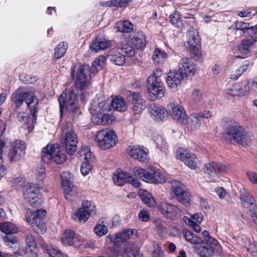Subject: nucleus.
<instances>
[{"label":"nucleus","instance_id":"obj_1","mask_svg":"<svg viewBox=\"0 0 257 257\" xmlns=\"http://www.w3.org/2000/svg\"><path fill=\"white\" fill-rule=\"evenodd\" d=\"M110 102L100 98L93 101L89 108L92 121L97 125L111 124L115 120Z\"/></svg>","mask_w":257,"mask_h":257},{"label":"nucleus","instance_id":"obj_2","mask_svg":"<svg viewBox=\"0 0 257 257\" xmlns=\"http://www.w3.org/2000/svg\"><path fill=\"white\" fill-rule=\"evenodd\" d=\"M163 72L161 69H155L147 80V90L152 101L162 98L165 93Z\"/></svg>","mask_w":257,"mask_h":257},{"label":"nucleus","instance_id":"obj_3","mask_svg":"<svg viewBox=\"0 0 257 257\" xmlns=\"http://www.w3.org/2000/svg\"><path fill=\"white\" fill-rule=\"evenodd\" d=\"M91 73L90 67L85 64L79 66L77 70H72L71 74L75 82V88L74 89L78 90L81 96V100L85 102L87 95L84 90L87 88L89 83V74Z\"/></svg>","mask_w":257,"mask_h":257},{"label":"nucleus","instance_id":"obj_4","mask_svg":"<svg viewBox=\"0 0 257 257\" xmlns=\"http://www.w3.org/2000/svg\"><path fill=\"white\" fill-rule=\"evenodd\" d=\"M12 100L17 108L21 106L24 102L30 110H33V106H38V100L35 96V89L31 87H21L16 89L11 97Z\"/></svg>","mask_w":257,"mask_h":257},{"label":"nucleus","instance_id":"obj_5","mask_svg":"<svg viewBox=\"0 0 257 257\" xmlns=\"http://www.w3.org/2000/svg\"><path fill=\"white\" fill-rule=\"evenodd\" d=\"M77 95H79L81 97V95L77 89L71 90L68 93L65 91L61 93L58 99L61 116H62L63 111L64 109L72 112L76 115L81 113V111L77 105Z\"/></svg>","mask_w":257,"mask_h":257},{"label":"nucleus","instance_id":"obj_6","mask_svg":"<svg viewBox=\"0 0 257 257\" xmlns=\"http://www.w3.org/2000/svg\"><path fill=\"white\" fill-rule=\"evenodd\" d=\"M135 175L142 181L151 184H162L165 182L166 178L159 169L151 167L147 170L136 167L134 169Z\"/></svg>","mask_w":257,"mask_h":257},{"label":"nucleus","instance_id":"obj_7","mask_svg":"<svg viewBox=\"0 0 257 257\" xmlns=\"http://www.w3.org/2000/svg\"><path fill=\"white\" fill-rule=\"evenodd\" d=\"M46 214V211L43 209H38L33 212L30 210H27L25 220L33 228L35 232L43 234L46 231V226L43 221Z\"/></svg>","mask_w":257,"mask_h":257},{"label":"nucleus","instance_id":"obj_8","mask_svg":"<svg viewBox=\"0 0 257 257\" xmlns=\"http://www.w3.org/2000/svg\"><path fill=\"white\" fill-rule=\"evenodd\" d=\"M95 141L101 150H105L114 147L118 142V138L113 130L103 129L97 132Z\"/></svg>","mask_w":257,"mask_h":257},{"label":"nucleus","instance_id":"obj_9","mask_svg":"<svg viewBox=\"0 0 257 257\" xmlns=\"http://www.w3.org/2000/svg\"><path fill=\"white\" fill-rule=\"evenodd\" d=\"M42 159L47 163L52 161L57 164H62L66 161L67 156L61 151L59 144H48L42 150Z\"/></svg>","mask_w":257,"mask_h":257},{"label":"nucleus","instance_id":"obj_10","mask_svg":"<svg viewBox=\"0 0 257 257\" xmlns=\"http://www.w3.org/2000/svg\"><path fill=\"white\" fill-rule=\"evenodd\" d=\"M170 190L179 202L186 206L190 205L191 194L182 182L176 180H172L171 182Z\"/></svg>","mask_w":257,"mask_h":257},{"label":"nucleus","instance_id":"obj_11","mask_svg":"<svg viewBox=\"0 0 257 257\" xmlns=\"http://www.w3.org/2000/svg\"><path fill=\"white\" fill-rule=\"evenodd\" d=\"M226 134L235 142L243 146L248 145L250 143V137L240 125H234L228 127Z\"/></svg>","mask_w":257,"mask_h":257},{"label":"nucleus","instance_id":"obj_12","mask_svg":"<svg viewBox=\"0 0 257 257\" xmlns=\"http://www.w3.org/2000/svg\"><path fill=\"white\" fill-rule=\"evenodd\" d=\"M187 47L192 57L198 59L201 55L198 32L196 30H190L187 34Z\"/></svg>","mask_w":257,"mask_h":257},{"label":"nucleus","instance_id":"obj_13","mask_svg":"<svg viewBox=\"0 0 257 257\" xmlns=\"http://www.w3.org/2000/svg\"><path fill=\"white\" fill-rule=\"evenodd\" d=\"M85 240L81 236L76 234L71 229L65 230L62 234L61 242L65 247L72 246L78 248L83 245Z\"/></svg>","mask_w":257,"mask_h":257},{"label":"nucleus","instance_id":"obj_14","mask_svg":"<svg viewBox=\"0 0 257 257\" xmlns=\"http://www.w3.org/2000/svg\"><path fill=\"white\" fill-rule=\"evenodd\" d=\"M112 257H141V253L137 246L132 242L127 243L124 248L113 247L110 250Z\"/></svg>","mask_w":257,"mask_h":257},{"label":"nucleus","instance_id":"obj_15","mask_svg":"<svg viewBox=\"0 0 257 257\" xmlns=\"http://www.w3.org/2000/svg\"><path fill=\"white\" fill-rule=\"evenodd\" d=\"M168 113L177 122L186 124L188 122V117L184 107L181 105L172 102L167 106Z\"/></svg>","mask_w":257,"mask_h":257},{"label":"nucleus","instance_id":"obj_16","mask_svg":"<svg viewBox=\"0 0 257 257\" xmlns=\"http://www.w3.org/2000/svg\"><path fill=\"white\" fill-rule=\"evenodd\" d=\"M158 209L163 216L171 220L177 219L181 216V210L177 205L162 202L158 205Z\"/></svg>","mask_w":257,"mask_h":257},{"label":"nucleus","instance_id":"obj_17","mask_svg":"<svg viewBox=\"0 0 257 257\" xmlns=\"http://www.w3.org/2000/svg\"><path fill=\"white\" fill-rule=\"evenodd\" d=\"M64 144L68 154L72 155L75 152L78 143L76 134L68 127L63 131Z\"/></svg>","mask_w":257,"mask_h":257},{"label":"nucleus","instance_id":"obj_18","mask_svg":"<svg viewBox=\"0 0 257 257\" xmlns=\"http://www.w3.org/2000/svg\"><path fill=\"white\" fill-rule=\"evenodd\" d=\"M26 146L23 141L16 140L10 149L8 157L11 162H17L22 159L25 155Z\"/></svg>","mask_w":257,"mask_h":257},{"label":"nucleus","instance_id":"obj_19","mask_svg":"<svg viewBox=\"0 0 257 257\" xmlns=\"http://www.w3.org/2000/svg\"><path fill=\"white\" fill-rule=\"evenodd\" d=\"M40 187L34 184L27 183L25 185L23 195L25 200L31 206L37 207L38 204Z\"/></svg>","mask_w":257,"mask_h":257},{"label":"nucleus","instance_id":"obj_20","mask_svg":"<svg viewBox=\"0 0 257 257\" xmlns=\"http://www.w3.org/2000/svg\"><path fill=\"white\" fill-rule=\"evenodd\" d=\"M128 101L132 106V112L134 114H139L146 108V101L138 92H130L127 96Z\"/></svg>","mask_w":257,"mask_h":257},{"label":"nucleus","instance_id":"obj_21","mask_svg":"<svg viewBox=\"0 0 257 257\" xmlns=\"http://www.w3.org/2000/svg\"><path fill=\"white\" fill-rule=\"evenodd\" d=\"M204 170L206 174L213 177L210 179L211 182H215L217 178L215 176L219 173H225L227 170V166L221 163L212 162L205 164Z\"/></svg>","mask_w":257,"mask_h":257},{"label":"nucleus","instance_id":"obj_22","mask_svg":"<svg viewBox=\"0 0 257 257\" xmlns=\"http://www.w3.org/2000/svg\"><path fill=\"white\" fill-rule=\"evenodd\" d=\"M32 109V111L30 110L32 114L30 115L25 112H20L17 115L19 121L23 123L29 132L33 130L34 124L36 123L38 106H33Z\"/></svg>","mask_w":257,"mask_h":257},{"label":"nucleus","instance_id":"obj_23","mask_svg":"<svg viewBox=\"0 0 257 257\" xmlns=\"http://www.w3.org/2000/svg\"><path fill=\"white\" fill-rule=\"evenodd\" d=\"M240 198L242 206L250 212L257 210V204L251 194L244 187L240 189Z\"/></svg>","mask_w":257,"mask_h":257},{"label":"nucleus","instance_id":"obj_24","mask_svg":"<svg viewBox=\"0 0 257 257\" xmlns=\"http://www.w3.org/2000/svg\"><path fill=\"white\" fill-rule=\"evenodd\" d=\"M148 111L152 119L156 121H163L167 118V110L159 104H151Z\"/></svg>","mask_w":257,"mask_h":257},{"label":"nucleus","instance_id":"obj_25","mask_svg":"<svg viewBox=\"0 0 257 257\" xmlns=\"http://www.w3.org/2000/svg\"><path fill=\"white\" fill-rule=\"evenodd\" d=\"M132 234V230L125 229L124 231L116 233L114 235L110 234L107 235L105 237V241L107 243L113 242L114 246L116 247L130 239Z\"/></svg>","mask_w":257,"mask_h":257},{"label":"nucleus","instance_id":"obj_26","mask_svg":"<svg viewBox=\"0 0 257 257\" xmlns=\"http://www.w3.org/2000/svg\"><path fill=\"white\" fill-rule=\"evenodd\" d=\"M178 157L191 169H195L197 166L196 156L187 150L180 149L177 152Z\"/></svg>","mask_w":257,"mask_h":257},{"label":"nucleus","instance_id":"obj_27","mask_svg":"<svg viewBox=\"0 0 257 257\" xmlns=\"http://www.w3.org/2000/svg\"><path fill=\"white\" fill-rule=\"evenodd\" d=\"M178 70L184 77L193 76L196 71L195 65L188 58H182L178 65Z\"/></svg>","mask_w":257,"mask_h":257},{"label":"nucleus","instance_id":"obj_28","mask_svg":"<svg viewBox=\"0 0 257 257\" xmlns=\"http://www.w3.org/2000/svg\"><path fill=\"white\" fill-rule=\"evenodd\" d=\"M127 151L128 154L135 160L140 162H145L147 159L148 150L143 146H129Z\"/></svg>","mask_w":257,"mask_h":257},{"label":"nucleus","instance_id":"obj_29","mask_svg":"<svg viewBox=\"0 0 257 257\" xmlns=\"http://www.w3.org/2000/svg\"><path fill=\"white\" fill-rule=\"evenodd\" d=\"M235 27L237 30L241 31L245 37H253L257 34V25L253 26L250 23L237 21L235 23Z\"/></svg>","mask_w":257,"mask_h":257},{"label":"nucleus","instance_id":"obj_30","mask_svg":"<svg viewBox=\"0 0 257 257\" xmlns=\"http://www.w3.org/2000/svg\"><path fill=\"white\" fill-rule=\"evenodd\" d=\"M256 40L250 39H243L241 43L237 45L236 49L235 54L238 57L244 58L247 56L252 48L254 42Z\"/></svg>","mask_w":257,"mask_h":257},{"label":"nucleus","instance_id":"obj_31","mask_svg":"<svg viewBox=\"0 0 257 257\" xmlns=\"http://www.w3.org/2000/svg\"><path fill=\"white\" fill-rule=\"evenodd\" d=\"M113 41L105 38L97 37L91 43L89 48L91 51L97 53L113 46Z\"/></svg>","mask_w":257,"mask_h":257},{"label":"nucleus","instance_id":"obj_32","mask_svg":"<svg viewBox=\"0 0 257 257\" xmlns=\"http://www.w3.org/2000/svg\"><path fill=\"white\" fill-rule=\"evenodd\" d=\"M184 77L177 70L170 71L167 75L166 82L170 88H175L179 85Z\"/></svg>","mask_w":257,"mask_h":257},{"label":"nucleus","instance_id":"obj_33","mask_svg":"<svg viewBox=\"0 0 257 257\" xmlns=\"http://www.w3.org/2000/svg\"><path fill=\"white\" fill-rule=\"evenodd\" d=\"M27 247L25 253L29 257H37V246L34 236L30 233L27 235L26 238Z\"/></svg>","mask_w":257,"mask_h":257},{"label":"nucleus","instance_id":"obj_34","mask_svg":"<svg viewBox=\"0 0 257 257\" xmlns=\"http://www.w3.org/2000/svg\"><path fill=\"white\" fill-rule=\"evenodd\" d=\"M132 44L137 49H143L146 44L145 36L143 34H137L136 35H131L129 37Z\"/></svg>","mask_w":257,"mask_h":257},{"label":"nucleus","instance_id":"obj_35","mask_svg":"<svg viewBox=\"0 0 257 257\" xmlns=\"http://www.w3.org/2000/svg\"><path fill=\"white\" fill-rule=\"evenodd\" d=\"M139 195L141 199L149 207H154L156 206V201L152 195L144 189H140Z\"/></svg>","mask_w":257,"mask_h":257},{"label":"nucleus","instance_id":"obj_36","mask_svg":"<svg viewBox=\"0 0 257 257\" xmlns=\"http://www.w3.org/2000/svg\"><path fill=\"white\" fill-rule=\"evenodd\" d=\"M111 107L118 111L123 112L127 109V105L122 97L117 96L112 99Z\"/></svg>","mask_w":257,"mask_h":257},{"label":"nucleus","instance_id":"obj_37","mask_svg":"<svg viewBox=\"0 0 257 257\" xmlns=\"http://www.w3.org/2000/svg\"><path fill=\"white\" fill-rule=\"evenodd\" d=\"M107 57L112 62L117 65L121 66L123 65L125 61V58L120 54V52H119V51L116 52L114 49H112L109 51Z\"/></svg>","mask_w":257,"mask_h":257},{"label":"nucleus","instance_id":"obj_38","mask_svg":"<svg viewBox=\"0 0 257 257\" xmlns=\"http://www.w3.org/2000/svg\"><path fill=\"white\" fill-rule=\"evenodd\" d=\"M167 57V53L159 48L155 49L152 55L153 62L156 65L164 64Z\"/></svg>","mask_w":257,"mask_h":257},{"label":"nucleus","instance_id":"obj_39","mask_svg":"<svg viewBox=\"0 0 257 257\" xmlns=\"http://www.w3.org/2000/svg\"><path fill=\"white\" fill-rule=\"evenodd\" d=\"M115 28L117 31L121 33H128L133 31L134 27L129 21H119L115 24Z\"/></svg>","mask_w":257,"mask_h":257},{"label":"nucleus","instance_id":"obj_40","mask_svg":"<svg viewBox=\"0 0 257 257\" xmlns=\"http://www.w3.org/2000/svg\"><path fill=\"white\" fill-rule=\"evenodd\" d=\"M129 175L128 173L117 170L113 175V182L117 186H122L127 182Z\"/></svg>","mask_w":257,"mask_h":257},{"label":"nucleus","instance_id":"obj_41","mask_svg":"<svg viewBox=\"0 0 257 257\" xmlns=\"http://www.w3.org/2000/svg\"><path fill=\"white\" fill-rule=\"evenodd\" d=\"M0 230L6 234H15L19 231L17 226L10 222L0 223Z\"/></svg>","mask_w":257,"mask_h":257},{"label":"nucleus","instance_id":"obj_42","mask_svg":"<svg viewBox=\"0 0 257 257\" xmlns=\"http://www.w3.org/2000/svg\"><path fill=\"white\" fill-rule=\"evenodd\" d=\"M117 51H119V52H120V54L124 58L126 56L132 57L135 54V49L127 43H122L120 46L118 47Z\"/></svg>","mask_w":257,"mask_h":257},{"label":"nucleus","instance_id":"obj_43","mask_svg":"<svg viewBox=\"0 0 257 257\" xmlns=\"http://www.w3.org/2000/svg\"><path fill=\"white\" fill-rule=\"evenodd\" d=\"M106 61V57L103 55H100L97 57L92 64L90 69L92 74H95L102 68Z\"/></svg>","mask_w":257,"mask_h":257},{"label":"nucleus","instance_id":"obj_44","mask_svg":"<svg viewBox=\"0 0 257 257\" xmlns=\"http://www.w3.org/2000/svg\"><path fill=\"white\" fill-rule=\"evenodd\" d=\"M201 121L198 115L194 114L191 115L190 118L188 117V122L186 124L187 126L192 131L198 130L201 125Z\"/></svg>","mask_w":257,"mask_h":257},{"label":"nucleus","instance_id":"obj_45","mask_svg":"<svg viewBox=\"0 0 257 257\" xmlns=\"http://www.w3.org/2000/svg\"><path fill=\"white\" fill-rule=\"evenodd\" d=\"M183 233L186 240L191 244H200L202 242L201 238L196 236L188 230H184Z\"/></svg>","mask_w":257,"mask_h":257},{"label":"nucleus","instance_id":"obj_46","mask_svg":"<svg viewBox=\"0 0 257 257\" xmlns=\"http://www.w3.org/2000/svg\"><path fill=\"white\" fill-rule=\"evenodd\" d=\"M243 246L251 255L257 256V243L249 239H246Z\"/></svg>","mask_w":257,"mask_h":257},{"label":"nucleus","instance_id":"obj_47","mask_svg":"<svg viewBox=\"0 0 257 257\" xmlns=\"http://www.w3.org/2000/svg\"><path fill=\"white\" fill-rule=\"evenodd\" d=\"M68 49V44L65 42L59 43L55 49L54 56L56 59H60L62 57Z\"/></svg>","mask_w":257,"mask_h":257},{"label":"nucleus","instance_id":"obj_48","mask_svg":"<svg viewBox=\"0 0 257 257\" xmlns=\"http://www.w3.org/2000/svg\"><path fill=\"white\" fill-rule=\"evenodd\" d=\"M45 178V168L42 166L38 167L36 170V182L37 186L40 188L42 186Z\"/></svg>","mask_w":257,"mask_h":257},{"label":"nucleus","instance_id":"obj_49","mask_svg":"<svg viewBox=\"0 0 257 257\" xmlns=\"http://www.w3.org/2000/svg\"><path fill=\"white\" fill-rule=\"evenodd\" d=\"M90 215L86 213L82 207H80L77 211L73 214V218L74 220H78L80 222H86Z\"/></svg>","mask_w":257,"mask_h":257},{"label":"nucleus","instance_id":"obj_50","mask_svg":"<svg viewBox=\"0 0 257 257\" xmlns=\"http://www.w3.org/2000/svg\"><path fill=\"white\" fill-rule=\"evenodd\" d=\"M132 2V0H111L106 2H103L101 4L102 6L107 7L116 6L119 7H125Z\"/></svg>","mask_w":257,"mask_h":257},{"label":"nucleus","instance_id":"obj_51","mask_svg":"<svg viewBox=\"0 0 257 257\" xmlns=\"http://www.w3.org/2000/svg\"><path fill=\"white\" fill-rule=\"evenodd\" d=\"M44 249L51 257H67L60 250L54 248L51 245H46L44 246Z\"/></svg>","mask_w":257,"mask_h":257},{"label":"nucleus","instance_id":"obj_52","mask_svg":"<svg viewBox=\"0 0 257 257\" xmlns=\"http://www.w3.org/2000/svg\"><path fill=\"white\" fill-rule=\"evenodd\" d=\"M206 96H203L200 90L196 89L194 90L191 94V99L194 103H205Z\"/></svg>","mask_w":257,"mask_h":257},{"label":"nucleus","instance_id":"obj_53","mask_svg":"<svg viewBox=\"0 0 257 257\" xmlns=\"http://www.w3.org/2000/svg\"><path fill=\"white\" fill-rule=\"evenodd\" d=\"M170 22L175 27L179 28H182L184 24L181 20L180 15L178 13H174L170 16Z\"/></svg>","mask_w":257,"mask_h":257},{"label":"nucleus","instance_id":"obj_54","mask_svg":"<svg viewBox=\"0 0 257 257\" xmlns=\"http://www.w3.org/2000/svg\"><path fill=\"white\" fill-rule=\"evenodd\" d=\"M238 85V88L239 91L240 96H242L247 94L251 90V88L249 85L248 80H245L240 82L237 83Z\"/></svg>","mask_w":257,"mask_h":257},{"label":"nucleus","instance_id":"obj_55","mask_svg":"<svg viewBox=\"0 0 257 257\" xmlns=\"http://www.w3.org/2000/svg\"><path fill=\"white\" fill-rule=\"evenodd\" d=\"M94 231L97 236H102L107 233L108 229L103 221L100 222L99 221L94 227Z\"/></svg>","mask_w":257,"mask_h":257},{"label":"nucleus","instance_id":"obj_56","mask_svg":"<svg viewBox=\"0 0 257 257\" xmlns=\"http://www.w3.org/2000/svg\"><path fill=\"white\" fill-rule=\"evenodd\" d=\"M65 198L70 202L74 201L77 197L78 191L77 187L72 186L67 190L64 191Z\"/></svg>","mask_w":257,"mask_h":257},{"label":"nucleus","instance_id":"obj_57","mask_svg":"<svg viewBox=\"0 0 257 257\" xmlns=\"http://www.w3.org/2000/svg\"><path fill=\"white\" fill-rule=\"evenodd\" d=\"M154 141L156 144V147L159 150L162 152H165L167 149L168 145L162 136H157L155 137Z\"/></svg>","mask_w":257,"mask_h":257},{"label":"nucleus","instance_id":"obj_58","mask_svg":"<svg viewBox=\"0 0 257 257\" xmlns=\"http://www.w3.org/2000/svg\"><path fill=\"white\" fill-rule=\"evenodd\" d=\"M82 207L84 209L86 213L90 216L95 214V206L93 203L89 201H83Z\"/></svg>","mask_w":257,"mask_h":257},{"label":"nucleus","instance_id":"obj_59","mask_svg":"<svg viewBox=\"0 0 257 257\" xmlns=\"http://www.w3.org/2000/svg\"><path fill=\"white\" fill-rule=\"evenodd\" d=\"M79 153L82 160L88 161L91 159V152L90 148L87 146H82Z\"/></svg>","mask_w":257,"mask_h":257},{"label":"nucleus","instance_id":"obj_60","mask_svg":"<svg viewBox=\"0 0 257 257\" xmlns=\"http://www.w3.org/2000/svg\"><path fill=\"white\" fill-rule=\"evenodd\" d=\"M155 228L159 236L163 237L166 232V229L160 219H156L154 221Z\"/></svg>","mask_w":257,"mask_h":257},{"label":"nucleus","instance_id":"obj_61","mask_svg":"<svg viewBox=\"0 0 257 257\" xmlns=\"http://www.w3.org/2000/svg\"><path fill=\"white\" fill-rule=\"evenodd\" d=\"M238 88H239L237 83L225 89L224 91L226 94L231 96H240Z\"/></svg>","mask_w":257,"mask_h":257},{"label":"nucleus","instance_id":"obj_62","mask_svg":"<svg viewBox=\"0 0 257 257\" xmlns=\"http://www.w3.org/2000/svg\"><path fill=\"white\" fill-rule=\"evenodd\" d=\"M25 179L23 177L15 178L12 181L13 187L17 190H19L24 186L25 187Z\"/></svg>","mask_w":257,"mask_h":257},{"label":"nucleus","instance_id":"obj_63","mask_svg":"<svg viewBox=\"0 0 257 257\" xmlns=\"http://www.w3.org/2000/svg\"><path fill=\"white\" fill-rule=\"evenodd\" d=\"M92 166L90 164V160H85L81 166L80 171L83 176L87 175L92 170Z\"/></svg>","mask_w":257,"mask_h":257},{"label":"nucleus","instance_id":"obj_64","mask_svg":"<svg viewBox=\"0 0 257 257\" xmlns=\"http://www.w3.org/2000/svg\"><path fill=\"white\" fill-rule=\"evenodd\" d=\"M249 66V64L248 63L243 64L241 66H240L237 70L236 71V74H231L230 75V78L232 79H236L238 78L242 73H243L245 71H246L248 67Z\"/></svg>","mask_w":257,"mask_h":257}]
</instances>
